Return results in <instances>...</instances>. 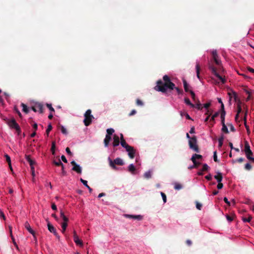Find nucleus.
I'll list each match as a JSON object with an SVG mask.
<instances>
[{"label": "nucleus", "instance_id": "f257e3e1", "mask_svg": "<svg viewBox=\"0 0 254 254\" xmlns=\"http://www.w3.org/2000/svg\"><path fill=\"white\" fill-rule=\"evenodd\" d=\"M163 79L165 82L164 83L161 80L157 81V85L154 87L156 91L166 93L167 89L171 90L174 89L175 84L171 82L168 75H165L163 77Z\"/></svg>", "mask_w": 254, "mask_h": 254}, {"label": "nucleus", "instance_id": "f03ea898", "mask_svg": "<svg viewBox=\"0 0 254 254\" xmlns=\"http://www.w3.org/2000/svg\"><path fill=\"white\" fill-rule=\"evenodd\" d=\"M186 137L189 139V144L190 148L195 151L196 152H199V150L197 145V140L195 136L191 137L188 133L186 134Z\"/></svg>", "mask_w": 254, "mask_h": 254}, {"label": "nucleus", "instance_id": "7ed1b4c3", "mask_svg": "<svg viewBox=\"0 0 254 254\" xmlns=\"http://www.w3.org/2000/svg\"><path fill=\"white\" fill-rule=\"evenodd\" d=\"M7 124L11 128L15 129L18 134H20L21 132L20 127L14 118L8 119L7 121Z\"/></svg>", "mask_w": 254, "mask_h": 254}, {"label": "nucleus", "instance_id": "20e7f679", "mask_svg": "<svg viewBox=\"0 0 254 254\" xmlns=\"http://www.w3.org/2000/svg\"><path fill=\"white\" fill-rule=\"evenodd\" d=\"M84 119L83 121L84 124L85 126H89L92 120L94 119V117L91 115V111L90 109L87 110L84 114Z\"/></svg>", "mask_w": 254, "mask_h": 254}, {"label": "nucleus", "instance_id": "39448f33", "mask_svg": "<svg viewBox=\"0 0 254 254\" xmlns=\"http://www.w3.org/2000/svg\"><path fill=\"white\" fill-rule=\"evenodd\" d=\"M208 67L209 69L211 70L212 73L218 78L221 82L222 84H224L226 82V79L225 78L221 76L216 71V69L211 64H209Z\"/></svg>", "mask_w": 254, "mask_h": 254}, {"label": "nucleus", "instance_id": "423d86ee", "mask_svg": "<svg viewBox=\"0 0 254 254\" xmlns=\"http://www.w3.org/2000/svg\"><path fill=\"white\" fill-rule=\"evenodd\" d=\"M108 160H109L110 166L113 169L116 168V167L115 164H117L118 165H123L124 164L123 160L120 158H117L115 159L114 162L112 161L110 158H109Z\"/></svg>", "mask_w": 254, "mask_h": 254}, {"label": "nucleus", "instance_id": "0eeeda50", "mask_svg": "<svg viewBox=\"0 0 254 254\" xmlns=\"http://www.w3.org/2000/svg\"><path fill=\"white\" fill-rule=\"evenodd\" d=\"M244 152L247 158H249L250 156L253 155V153L251 150L250 146L247 141H245Z\"/></svg>", "mask_w": 254, "mask_h": 254}, {"label": "nucleus", "instance_id": "6e6552de", "mask_svg": "<svg viewBox=\"0 0 254 254\" xmlns=\"http://www.w3.org/2000/svg\"><path fill=\"white\" fill-rule=\"evenodd\" d=\"M31 109L35 112H38L41 114L43 112V105L40 103H36L34 106L32 107Z\"/></svg>", "mask_w": 254, "mask_h": 254}, {"label": "nucleus", "instance_id": "1a4fd4ad", "mask_svg": "<svg viewBox=\"0 0 254 254\" xmlns=\"http://www.w3.org/2000/svg\"><path fill=\"white\" fill-rule=\"evenodd\" d=\"M126 151L128 152V155L131 159H133L135 156V151L133 147L130 146L129 148H128L126 149Z\"/></svg>", "mask_w": 254, "mask_h": 254}, {"label": "nucleus", "instance_id": "9d476101", "mask_svg": "<svg viewBox=\"0 0 254 254\" xmlns=\"http://www.w3.org/2000/svg\"><path fill=\"white\" fill-rule=\"evenodd\" d=\"M24 226L26 230L33 235L35 239H36L35 233L34 231L31 228L30 224L27 221H26L25 223Z\"/></svg>", "mask_w": 254, "mask_h": 254}, {"label": "nucleus", "instance_id": "9b49d317", "mask_svg": "<svg viewBox=\"0 0 254 254\" xmlns=\"http://www.w3.org/2000/svg\"><path fill=\"white\" fill-rule=\"evenodd\" d=\"M125 216L128 218H131V219H136L138 220H141L143 218V216L141 215L125 214Z\"/></svg>", "mask_w": 254, "mask_h": 254}, {"label": "nucleus", "instance_id": "f8f14e48", "mask_svg": "<svg viewBox=\"0 0 254 254\" xmlns=\"http://www.w3.org/2000/svg\"><path fill=\"white\" fill-rule=\"evenodd\" d=\"M113 145L114 147L119 146L120 144V139L118 136L115 135L113 137Z\"/></svg>", "mask_w": 254, "mask_h": 254}, {"label": "nucleus", "instance_id": "ddd939ff", "mask_svg": "<svg viewBox=\"0 0 254 254\" xmlns=\"http://www.w3.org/2000/svg\"><path fill=\"white\" fill-rule=\"evenodd\" d=\"M202 158V155H199V154H194L192 156L190 160H191V161L193 162V164H195V162H196V159H201Z\"/></svg>", "mask_w": 254, "mask_h": 254}, {"label": "nucleus", "instance_id": "4468645a", "mask_svg": "<svg viewBox=\"0 0 254 254\" xmlns=\"http://www.w3.org/2000/svg\"><path fill=\"white\" fill-rule=\"evenodd\" d=\"M214 178L217 180L218 183H220L222 181V174L220 172H217V175L214 176Z\"/></svg>", "mask_w": 254, "mask_h": 254}, {"label": "nucleus", "instance_id": "2eb2a0df", "mask_svg": "<svg viewBox=\"0 0 254 254\" xmlns=\"http://www.w3.org/2000/svg\"><path fill=\"white\" fill-rule=\"evenodd\" d=\"M73 241L77 245H79L80 247L83 246L82 241L79 239L78 236L74 237Z\"/></svg>", "mask_w": 254, "mask_h": 254}, {"label": "nucleus", "instance_id": "dca6fc26", "mask_svg": "<svg viewBox=\"0 0 254 254\" xmlns=\"http://www.w3.org/2000/svg\"><path fill=\"white\" fill-rule=\"evenodd\" d=\"M72 170L78 174H81L82 172L81 167L78 164L73 166L72 168Z\"/></svg>", "mask_w": 254, "mask_h": 254}, {"label": "nucleus", "instance_id": "f3484780", "mask_svg": "<svg viewBox=\"0 0 254 254\" xmlns=\"http://www.w3.org/2000/svg\"><path fill=\"white\" fill-rule=\"evenodd\" d=\"M47 226L48 229L50 232L53 234L56 233V232H57L56 229L50 222H48Z\"/></svg>", "mask_w": 254, "mask_h": 254}, {"label": "nucleus", "instance_id": "a211bd4d", "mask_svg": "<svg viewBox=\"0 0 254 254\" xmlns=\"http://www.w3.org/2000/svg\"><path fill=\"white\" fill-rule=\"evenodd\" d=\"M80 182L83 184V185L86 187L89 190L90 192H92V189L87 184V181L86 180H83V179L81 178L80 179Z\"/></svg>", "mask_w": 254, "mask_h": 254}, {"label": "nucleus", "instance_id": "6ab92c4d", "mask_svg": "<svg viewBox=\"0 0 254 254\" xmlns=\"http://www.w3.org/2000/svg\"><path fill=\"white\" fill-rule=\"evenodd\" d=\"M111 139V136H108V135H106L105 138L104 140V145H105V147L108 146Z\"/></svg>", "mask_w": 254, "mask_h": 254}, {"label": "nucleus", "instance_id": "aec40b11", "mask_svg": "<svg viewBox=\"0 0 254 254\" xmlns=\"http://www.w3.org/2000/svg\"><path fill=\"white\" fill-rule=\"evenodd\" d=\"M226 115V112L225 111V109L221 110V124H224L225 123V116Z\"/></svg>", "mask_w": 254, "mask_h": 254}, {"label": "nucleus", "instance_id": "412c9836", "mask_svg": "<svg viewBox=\"0 0 254 254\" xmlns=\"http://www.w3.org/2000/svg\"><path fill=\"white\" fill-rule=\"evenodd\" d=\"M183 83L185 91L186 92H189L190 91L189 89V85L188 84L187 81L185 79H183Z\"/></svg>", "mask_w": 254, "mask_h": 254}, {"label": "nucleus", "instance_id": "4be33fe9", "mask_svg": "<svg viewBox=\"0 0 254 254\" xmlns=\"http://www.w3.org/2000/svg\"><path fill=\"white\" fill-rule=\"evenodd\" d=\"M195 69H196L197 77L198 79H200V76H199L200 66L199 65V63L197 62H196V64Z\"/></svg>", "mask_w": 254, "mask_h": 254}, {"label": "nucleus", "instance_id": "5701e85b", "mask_svg": "<svg viewBox=\"0 0 254 254\" xmlns=\"http://www.w3.org/2000/svg\"><path fill=\"white\" fill-rule=\"evenodd\" d=\"M121 145L123 147L125 148L126 149L128 148H129L130 146L127 143L125 139H122V140L121 141Z\"/></svg>", "mask_w": 254, "mask_h": 254}, {"label": "nucleus", "instance_id": "b1692460", "mask_svg": "<svg viewBox=\"0 0 254 254\" xmlns=\"http://www.w3.org/2000/svg\"><path fill=\"white\" fill-rule=\"evenodd\" d=\"M128 171L131 172L132 174H134V171L135 170V168L133 164H130L128 167Z\"/></svg>", "mask_w": 254, "mask_h": 254}, {"label": "nucleus", "instance_id": "393cba45", "mask_svg": "<svg viewBox=\"0 0 254 254\" xmlns=\"http://www.w3.org/2000/svg\"><path fill=\"white\" fill-rule=\"evenodd\" d=\"M21 106L22 108L23 112L26 114H28L29 113V109L26 105L24 104V103H21Z\"/></svg>", "mask_w": 254, "mask_h": 254}, {"label": "nucleus", "instance_id": "a878e982", "mask_svg": "<svg viewBox=\"0 0 254 254\" xmlns=\"http://www.w3.org/2000/svg\"><path fill=\"white\" fill-rule=\"evenodd\" d=\"M60 216L63 219L64 222H67L68 221V218L65 216L64 212L62 210H61L60 211Z\"/></svg>", "mask_w": 254, "mask_h": 254}, {"label": "nucleus", "instance_id": "bb28decb", "mask_svg": "<svg viewBox=\"0 0 254 254\" xmlns=\"http://www.w3.org/2000/svg\"><path fill=\"white\" fill-rule=\"evenodd\" d=\"M151 176H152V172L151 171L149 170L147 172H146L144 174V178H145L146 179H150L151 178Z\"/></svg>", "mask_w": 254, "mask_h": 254}, {"label": "nucleus", "instance_id": "cd10ccee", "mask_svg": "<svg viewBox=\"0 0 254 254\" xmlns=\"http://www.w3.org/2000/svg\"><path fill=\"white\" fill-rule=\"evenodd\" d=\"M184 102L187 105L190 106V107H193L194 106V104L191 103L190 99L188 98H185L184 99Z\"/></svg>", "mask_w": 254, "mask_h": 254}, {"label": "nucleus", "instance_id": "c85d7f7f", "mask_svg": "<svg viewBox=\"0 0 254 254\" xmlns=\"http://www.w3.org/2000/svg\"><path fill=\"white\" fill-rule=\"evenodd\" d=\"M106 131H107V134L106 135H108V136H111V135L115 131L114 129L112 128H108Z\"/></svg>", "mask_w": 254, "mask_h": 254}, {"label": "nucleus", "instance_id": "c756f323", "mask_svg": "<svg viewBox=\"0 0 254 254\" xmlns=\"http://www.w3.org/2000/svg\"><path fill=\"white\" fill-rule=\"evenodd\" d=\"M67 226V222H64L62 223V232L63 233H64V232L66 229Z\"/></svg>", "mask_w": 254, "mask_h": 254}, {"label": "nucleus", "instance_id": "7c9ffc66", "mask_svg": "<svg viewBox=\"0 0 254 254\" xmlns=\"http://www.w3.org/2000/svg\"><path fill=\"white\" fill-rule=\"evenodd\" d=\"M241 102L240 101H239L238 104H237V113L238 114H239L242 112V108L241 105Z\"/></svg>", "mask_w": 254, "mask_h": 254}, {"label": "nucleus", "instance_id": "2f4dec72", "mask_svg": "<svg viewBox=\"0 0 254 254\" xmlns=\"http://www.w3.org/2000/svg\"><path fill=\"white\" fill-rule=\"evenodd\" d=\"M9 229H10V234H11V238L12 239V241H13V244L14 245V246H15V247L17 249H18V246L13 237V236L12 235V230H11V227H9Z\"/></svg>", "mask_w": 254, "mask_h": 254}, {"label": "nucleus", "instance_id": "473e14b6", "mask_svg": "<svg viewBox=\"0 0 254 254\" xmlns=\"http://www.w3.org/2000/svg\"><path fill=\"white\" fill-rule=\"evenodd\" d=\"M222 131L226 133H228L229 132V131H228L227 126H226L225 123H224V124H222Z\"/></svg>", "mask_w": 254, "mask_h": 254}, {"label": "nucleus", "instance_id": "72a5a7b5", "mask_svg": "<svg viewBox=\"0 0 254 254\" xmlns=\"http://www.w3.org/2000/svg\"><path fill=\"white\" fill-rule=\"evenodd\" d=\"M214 61L217 65H220L221 64V61L219 60L218 56L213 58Z\"/></svg>", "mask_w": 254, "mask_h": 254}, {"label": "nucleus", "instance_id": "f704fd0d", "mask_svg": "<svg viewBox=\"0 0 254 254\" xmlns=\"http://www.w3.org/2000/svg\"><path fill=\"white\" fill-rule=\"evenodd\" d=\"M53 163L55 165L58 166H62L63 165V163L61 162V161L60 160H59L58 161L54 160L53 161Z\"/></svg>", "mask_w": 254, "mask_h": 254}, {"label": "nucleus", "instance_id": "c9c22d12", "mask_svg": "<svg viewBox=\"0 0 254 254\" xmlns=\"http://www.w3.org/2000/svg\"><path fill=\"white\" fill-rule=\"evenodd\" d=\"M52 126L51 124H50L48 126V127L46 129V133H47V136L49 135V132L52 130Z\"/></svg>", "mask_w": 254, "mask_h": 254}, {"label": "nucleus", "instance_id": "e433bc0d", "mask_svg": "<svg viewBox=\"0 0 254 254\" xmlns=\"http://www.w3.org/2000/svg\"><path fill=\"white\" fill-rule=\"evenodd\" d=\"M182 188V186L178 183H176L174 186V189L177 190H179Z\"/></svg>", "mask_w": 254, "mask_h": 254}, {"label": "nucleus", "instance_id": "4c0bfd02", "mask_svg": "<svg viewBox=\"0 0 254 254\" xmlns=\"http://www.w3.org/2000/svg\"><path fill=\"white\" fill-rule=\"evenodd\" d=\"M223 139H224V138L223 136H222L221 137H220L218 139V143H219L218 146H219V147H221V146H222Z\"/></svg>", "mask_w": 254, "mask_h": 254}, {"label": "nucleus", "instance_id": "58836bf2", "mask_svg": "<svg viewBox=\"0 0 254 254\" xmlns=\"http://www.w3.org/2000/svg\"><path fill=\"white\" fill-rule=\"evenodd\" d=\"M55 147H56V144L55 142H53L52 144V147H51V151L52 152L53 154H55Z\"/></svg>", "mask_w": 254, "mask_h": 254}, {"label": "nucleus", "instance_id": "ea45409f", "mask_svg": "<svg viewBox=\"0 0 254 254\" xmlns=\"http://www.w3.org/2000/svg\"><path fill=\"white\" fill-rule=\"evenodd\" d=\"M202 105L200 103H197L195 104H194V106L192 108H196L198 110L201 109Z\"/></svg>", "mask_w": 254, "mask_h": 254}, {"label": "nucleus", "instance_id": "a19ab883", "mask_svg": "<svg viewBox=\"0 0 254 254\" xmlns=\"http://www.w3.org/2000/svg\"><path fill=\"white\" fill-rule=\"evenodd\" d=\"M136 105L139 106H143L144 104L142 101L140 99H137L136 101Z\"/></svg>", "mask_w": 254, "mask_h": 254}, {"label": "nucleus", "instance_id": "79ce46f5", "mask_svg": "<svg viewBox=\"0 0 254 254\" xmlns=\"http://www.w3.org/2000/svg\"><path fill=\"white\" fill-rule=\"evenodd\" d=\"M209 168V167L206 164H204L202 166V171H207Z\"/></svg>", "mask_w": 254, "mask_h": 254}, {"label": "nucleus", "instance_id": "37998d69", "mask_svg": "<svg viewBox=\"0 0 254 254\" xmlns=\"http://www.w3.org/2000/svg\"><path fill=\"white\" fill-rule=\"evenodd\" d=\"M161 195L162 197L164 203H166L167 201V197L166 194L164 192H161Z\"/></svg>", "mask_w": 254, "mask_h": 254}, {"label": "nucleus", "instance_id": "c03bdc74", "mask_svg": "<svg viewBox=\"0 0 254 254\" xmlns=\"http://www.w3.org/2000/svg\"><path fill=\"white\" fill-rule=\"evenodd\" d=\"M61 167H62V175L63 176H66V172L64 170V164Z\"/></svg>", "mask_w": 254, "mask_h": 254}, {"label": "nucleus", "instance_id": "a18cd8bd", "mask_svg": "<svg viewBox=\"0 0 254 254\" xmlns=\"http://www.w3.org/2000/svg\"><path fill=\"white\" fill-rule=\"evenodd\" d=\"M245 168L247 170H250L252 169V166L250 163H247L245 166Z\"/></svg>", "mask_w": 254, "mask_h": 254}, {"label": "nucleus", "instance_id": "49530a36", "mask_svg": "<svg viewBox=\"0 0 254 254\" xmlns=\"http://www.w3.org/2000/svg\"><path fill=\"white\" fill-rule=\"evenodd\" d=\"M219 113L218 112L215 113L213 115V116H212L210 120L214 121L215 120V118H216L219 115Z\"/></svg>", "mask_w": 254, "mask_h": 254}, {"label": "nucleus", "instance_id": "de8ad7c7", "mask_svg": "<svg viewBox=\"0 0 254 254\" xmlns=\"http://www.w3.org/2000/svg\"><path fill=\"white\" fill-rule=\"evenodd\" d=\"M189 92L191 95V98H192L193 101H195V95L194 92L192 90H190Z\"/></svg>", "mask_w": 254, "mask_h": 254}, {"label": "nucleus", "instance_id": "09e8293b", "mask_svg": "<svg viewBox=\"0 0 254 254\" xmlns=\"http://www.w3.org/2000/svg\"><path fill=\"white\" fill-rule=\"evenodd\" d=\"M213 58L218 56L216 50H213L211 52Z\"/></svg>", "mask_w": 254, "mask_h": 254}, {"label": "nucleus", "instance_id": "8fccbe9b", "mask_svg": "<svg viewBox=\"0 0 254 254\" xmlns=\"http://www.w3.org/2000/svg\"><path fill=\"white\" fill-rule=\"evenodd\" d=\"M218 101L219 103L221 104V110H223L224 109V105L222 102V100L221 99V98H218Z\"/></svg>", "mask_w": 254, "mask_h": 254}, {"label": "nucleus", "instance_id": "3c124183", "mask_svg": "<svg viewBox=\"0 0 254 254\" xmlns=\"http://www.w3.org/2000/svg\"><path fill=\"white\" fill-rule=\"evenodd\" d=\"M61 132L64 134H66L67 133L66 129L64 126L61 127Z\"/></svg>", "mask_w": 254, "mask_h": 254}, {"label": "nucleus", "instance_id": "603ef678", "mask_svg": "<svg viewBox=\"0 0 254 254\" xmlns=\"http://www.w3.org/2000/svg\"><path fill=\"white\" fill-rule=\"evenodd\" d=\"M47 106L49 108V109L50 110V111H51L52 112H55V110L52 107V105L51 104H47Z\"/></svg>", "mask_w": 254, "mask_h": 254}, {"label": "nucleus", "instance_id": "864d4df0", "mask_svg": "<svg viewBox=\"0 0 254 254\" xmlns=\"http://www.w3.org/2000/svg\"><path fill=\"white\" fill-rule=\"evenodd\" d=\"M252 217L250 216L248 218H243V220L245 222H250L252 219Z\"/></svg>", "mask_w": 254, "mask_h": 254}, {"label": "nucleus", "instance_id": "5fc2aeb1", "mask_svg": "<svg viewBox=\"0 0 254 254\" xmlns=\"http://www.w3.org/2000/svg\"><path fill=\"white\" fill-rule=\"evenodd\" d=\"M4 156L5 157L6 161L8 162V164H10L11 163V160L10 156L7 154H5Z\"/></svg>", "mask_w": 254, "mask_h": 254}, {"label": "nucleus", "instance_id": "6e6d98bb", "mask_svg": "<svg viewBox=\"0 0 254 254\" xmlns=\"http://www.w3.org/2000/svg\"><path fill=\"white\" fill-rule=\"evenodd\" d=\"M196 207L198 210H201L202 207V204L198 202H196Z\"/></svg>", "mask_w": 254, "mask_h": 254}, {"label": "nucleus", "instance_id": "4d7b16f0", "mask_svg": "<svg viewBox=\"0 0 254 254\" xmlns=\"http://www.w3.org/2000/svg\"><path fill=\"white\" fill-rule=\"evenodd\" d=\"M213 159L215 162H218V160L217 159V154H216V151L214 152L213 154Z\"/></svg>", "mask_w": 254, "mask_h": 254}, {"label": "nucleus", "instance_id": "13d9d810", "mask_svg": "<svg viewBox=\"0 0 254 254\" xmlns=\"http://www.w3.org/2000/svg\"><path fill=\"white\" fill-rule=\"evenodd\" d=\"M174 89H176L178 94H182L183 93V91L182 90H180L178 87H176L175 86Z\"/></svg>", "mask_w": 254, "mask_h": 254}, {"label": "nucleus", "instance_id": "bf43d9fd", "mask_svg": "<svg viewBox=\"0 0 254 254\" xmlns=\"http://www.w3.org/2000/svg\"><path fill=\"white\" fill-rule=\"evenodd\" d=\"M196 162H195V164H193V165L189 166L188 169L190 170H191L193 168H196Z\"/></svg>", "mask_w": 254, "mask_h": 254}, {"label": "nucleus", "instance_id": "052dcab7", "mask_svg": "<svg viewBox=\"0 0 254 254\" xmlns=\"http://www.w3.org/2000/svg\"><path fill=\"white\" fill-rule=\"evenodd\" d=\"M205 179L208 181L212 180V176L211 174H208L205 177Z\"/></svg>", "mask_w": 254, "mask_h": 254}, {"label": "nucleus", "instance_id": "680f3d73", "mask_svg": "<svg viewBox=\"0 0 254 254\" xmlns=\"http://www.w3.org/2000/svg\"><path fill=\"white\" fill-rule=\"evenodd\" d=\"M28 163H29V165L30 166V168L32 167H34V165L35 164V161H34L33 160H32V159L30 160Z\"/></svg>", "mask_w": 254, "mask_h": 254}, {"label": "nucleus", "instance_id": "e2e57ef3", "mask_svg": "<svg viewBox=\"0 0 254 254\" xmlns=\"http://www.w3.org/2000/svg\"><path fill=\"white\" fill-rule=\"evenodd\" d=\"M210 106V103H206L203 104V107L207 110H208V108Z\"/></svg>", "mask_w": 254, "mask_h": 254}, {"label": "nucleus", "instance_id": "0e129e2a", "mask_svg": "<svg viewBox=\"0 0 254 254\" xmlns=\"http://www.w3.org/2000/svg\"><path fill=\"white\" fill-rule=\"evenodd\" d=\"M65 151L66 152V153L69 155H72V153L70 151V149L68 148V147H66V149H65Z\"/></svg>", "mask_w": 254, "mask_h": 254}, {"label": "nucleus", "instance_id": "69168bd1", "mask_svg": "<svg viewBox=\"0 0 254 254\" xmlns=\"http://www.w3.org/2000/svg\"><path fill=\"white\" fill-rule=\"evenodd\" d=\"M244 160V159L243 158H239L237 160L234 161V162H238L239 163H242Z\"/></svg>", "mask_w": 254, "mask_h": 254}, {"label": "nucleus", "instance_id": "338daca9", "mask_svg": "<svg viewBox=\"0 0 254 254\" xmlns=\"http://www.w3.org/2000/svg\"><path fill=\"white\" fill-rule=\"evenodd\" d=\"M223 184H222L221 182L218 183L217 186L218 189H221L223 188Z\"/></svg>", "mask_w": 254, "mask_h": 254}, {"label": "nucleus", "instance_id": "774afa93", "mask_svg": "<svg viewBox=\"0 0 254 254\" xmlns=\"http://www.w3.org/2000/svg\"><path fill=\"white\" fill-rule=\"evenodd\" d=\"M61 159L64 163H67V159H66L64 155H62Z\"/></svg>", "mask_w": 254, "mask_h": 254}]
</instances>
